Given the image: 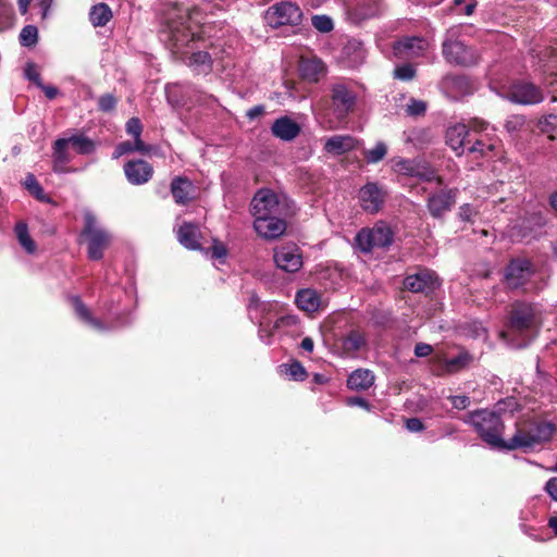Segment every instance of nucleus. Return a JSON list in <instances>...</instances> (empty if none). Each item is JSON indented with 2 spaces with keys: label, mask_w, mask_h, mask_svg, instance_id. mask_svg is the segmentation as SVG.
<instances>
[{
  "label": "nucleus",
  "mask_w": 557,
  "mask_h": 557,
  "mask_svg": "<svg viewBox=\"0 0 557 557\" xmlns=\"http://www.w3.org/2000/svg\"><path fill=\"white\" fill-rule=\"evenodd\" d=\"M89 18L94 26H104L112 18V11L107 3L101 2L91 8Z\"/></svg>",
  "instance_id": "c9c22d12"
},
{
  "label": "nucleus",
  "mask_w": 557,
  "mask_h": 557,
  "mask_svg": "<svg viewBox=\"0 0 557 557\" xmlns=\"http://www.w3.org/2000/svg\"><path fill=\"white\" fill-rule=\"evenodd\" d=\"M263 113H264L263 106H255L247 111L246 115L249 120H255V119L259 117L260 115H262Z\"/></svg>",
  "instance_id": "69168bd1"
},
{
  "label": "nucleus",
  "mask_w": 557,
  "mask_h": 557,
  "mask_svg": "<svg viewBox=\"0 0 557 557\" xmlns=\"http://www.w3.org/2000/svg\"><path fill=\"white\" fill-rule=\"evenodd\" d=\"M300 125L289 116L276 119L271 126L272 134L283 141L294 140L300 134Z\"/></svg>",
  "instance_id": "393cba45"
},
{
  "label": "nucleus",
  "mask_w": 557,
  "mask_h": 557,
  "mask_svg": "<svg viewBox=\"0 0 557 557\" xmlns=\"http://www.w3.org/2000/svg\"><path fill=\"white\" fill-rule=\"evenodd\" d=\"M525 124V117L520 114L510 115L505 122L506 131L513 135L522 129Z\"/></svg>",
  "instance_id": "09e8293b"
},
{
  "label": "nucleus",
  "mask_w": 557,
  "mask_h": 557,
  "mask_svg": "<svg viewBox=\"0 0 557 557\" xmlns=\"http://www.w3.org/2000/svg\"><path fill=\"white\" fill-rule=\"evenodd\" d=\"M366 345L364 336L358 331L349 332L342 339V348L345 354L352 355L359 351Z\"/></svg>",
  "instance_id": "f704fd0d"
},
{
  "label": "nucleus",
  "mask_w": 557,
  "mask_h": 557,
  "mask_svg": "<svg viewBox=\"0 0 557 557\" xmlns=\"http://www.w3.org/2000/svg\"><path fill=\"white\" fill-rule=\"evenodd\" d=\"M507 98L515 103L533 106L544 100L543 90L528 81H519L511 85Z\"/></svg>",
  "instance_id": "ddd939ff"
},
{
  "label": "nucleus",
  "mask_w": 557,
  "mask_h": 557,
  "mask_svg": "<svg viewBox=\"0 0 557 557\" xmlns=\"http://www.w3.org/2000/svg\"><path fill=\"white\" fill-rule=\"evenodd\" d=\"M25 76L27 79L35 83L38 87H40L42 85L40 74L36 70L35 64H33V63L27 64V66L25 67Z\"/></svg>",
  "instance_id": "5fc2aeb1"
},
{
  "label": "nucleus",
  "mask_w": 557,
  "mask_h": 557,
  "mask_svg": "<svg viewBox=\"0 0 557 557\" xmlns=\"http://www.w3.org/2000/svg\"><path fill=\"white\" fill-rule=\"evenodd\" d=\"M71 145L66 137L58 138L52 145V169L58 174L73 173L76 170L67 166L73 160Z\"/></svg>",
  "instance_id": "a211bd4d"
},
{
  "label": "nucleus",
  "mask_w": 557,
  "mask_h": 557,
  "mask_svg": "<svg viewBox=\"0 0 557 557\" xmlns=\"http://www.w3.org/2000/svg\"><path fill=\"white\" fill-rule=\"evenodd\" d=\"M126 132L128 135L134 137V140H141L140 135L143 132V125L138 117H132L126 123Z\"/></svg>",
  "instance_id": "603ef678"
},
{
  "label": "nucleus",
  "mask_w": 557,
  "mask_h": 557,
  "mask_svg": "<svg viewBox=\"0 0 557 557\" xmlns=\"http://www.w3.org/2000/svg\"><path fill=\"white\" fill-rule=\"evenodd\" d=\"M375 376L368 369H358L347 379V387L352 391H367L374 384Z\"/></svg>",
  "instance_id": "c85d7f7f"
},
{
  "label": "nucleus",
  "mask_w": 557,
  "mask_h": 557,
  "mask_svg": "<svg viewBox=\"0 0 557 557\" xmlns=\"http://www.w3.org/2000/svg\"><path fill=\"white\" fill-rule=\"evenodd\" d=\"M404 286L412 293L429 294L440 286V281L433 271L424 269L416 274L408 275L404 280Z\"/></svg>",
  "instance_id": "dca6fc26"
},
{
  "label": "nucleus",
  "mask_w": 557,
  "mask_h": 557,
  "mask_svg": "<svg viewBox=\"0 0 557 557\" xmlns=\"http://www.w3.org/2000/svg\"><path fill=\"white\" fill-rule=\"evenodd\" d=\"M396 170L405 175L416 176L425 182L436 180L442 184V180L436 176L435 171L426 163L418 159H399L395 162Z\"/></svg>",
  "instance_id": "2eb2a0df"
},
{
  "label": "nucleus",
  "mask_w": 557,
  "mask_h": 557,
  "mask_svg": "<svg viewBox=\"0 0 557 557\" xmlns=\"http://www.w3.org/2000/svg\"><path fill=\"white\" fill-rule=\"evenodd\" d=\"M116 106V99L111 94L102 95L98 99V108L102 112H111L115 109Z\"/></svg>",
  "instance_id": "864d4df0"
},
{
  "label": "nucleus",
  "mask_w": 557,
  "mask_h": 557,
  "mask_svg": "<svg viewBox=\"0 0 557 557\" xmlns=\"http://www.w3.org/2000/svg\"><path fill=\"white\" fill-rule=\"evenodd\" d=\"M66 139L78 154L88 156L96 150V143L84 134L72 135L66 137Z\"/></svg>",
  "instance_id": "473e14b6"
},
{
  "label": "nucleus",
  "mask_w": 557,
  "mask_h": 557,
  "mask_svg": "<svg viewBox=\"0 0 557 557\" xmlns=\"http://www.w3.org/2000/svg\"><path fill=\"white\" fill-rule=\"evenodd\" d=\"M301 18L302 12L300 8L289 1L277 2L264 13V21L272 28L283 25H298Z\"/></svg>",
  "instance_id": "9d476101"
},
{
  "label": "nucleus",
  "mask_w": 557,
  "mask_h": 557,
  "mask_svg": "<svg viewBox=\"0 0 557 557\" xmlns=\"http://www.w3.org/2000/svg\"><path fill=\"white\" fill-rule=\"evenodd\" d=\"M270 306H271L270 304L262 302L257 295H255V294L251 295L249 305H248V310H249L251 320H258L259 319V317L257 314L258 311L259 310L265 311V310H268V308Z\"/></svg>",
  "instance_id": "8fccbe9b"
},
{
  "label": "nucleus",
  "mask_w": 557,
  "mask_h": 557,
  "mask_svg": "<svg viewBox=\"0 0 557 557\" xmlns=\"http://www.w3.org/2000/svg\"><path fill=\"white\" fill-rule=\"evenodd\" d=\"M385 196L386 193L377 183H367L358 193L360 207L370 214L377 213L381 210Z\"/></svg>",
  "instance_id": "4468645a"
},
{
  "label": "nucleus",
  "mask_w": 557,
  "mask_h": 557,
  "mask_svg": "<svg viewBox=\"0 0 557 557\" xmlns=\"http://www.w3.org/2000/svg\"><path fill=\"white\" fill-rule=\"evenodd\" d=\"M540 325L541 313L536 306L515 302L509 313L508 329L503 336L512 347H525L537 335Z\"/></svg>",
  "instance_id": "f03ea898"
},
{
  "label": "nucleus",
  "mask_w": 557,
  "mask_h": 557,
  "mask_svg": "<svg viewBox=\"0 0 557 557\" xmlns=\"http://www.w3.org/2000/svg\"><path fill=\"white\" fill-rule=\"evenodd\" d=\"M280 368L281 371L284 372L293 381L301 382L307 377L306 369L298 361H294L289 364H282Z\"/></svg>",
  "instance_id": "4c0bfd02"
},
{
  "label": "nucleus",
  "mask_w": 557,
  "mask_h": 557,
  "mask_svg": "<svg viewBox=\"0 0 557 557\" xmlns=\"http://www.w3.org/2000/svg\"><path fill=\"white\" fill-rule=\"evenodd\" d=\"M556 431L555 424L546 421H536L517 429L508 441L507 450L532 449L548 442Z\"/></svg>",
  "instance_id": "39448f33"
},
{
  "label": "nucleus",
  "mask_w": 557,
  "mask_h": 557,
  "mask_svg": "<svg viewBox=\"0 0 557 557\" xmlns=\"http://www.w3.org/2000/svg\"><path fill=\"white\" fill-rule=\"evenodd\" d=\"M488 127V123L480 119H472L469 125L463 123L455 124L448 127L446 132V143L458 156H460L466 151L467 146L472 143L470 139V131L485 132Z\"/></svg>",
  "instance_id": "6e6552de"
},
{
  "label": "nucleus",
  "mask_w": 557,
  "mask_h": 557,
  "mask_svg": "<svg viewBox=\"0 0 557 557\" xmlns=\"http://www.w3.org/2000/svg\"><path fill=\"white\" fill-rule=\"evenodd\" d=\"M200 38L196 27L191 24V16L186 10L178 7L169 9L163 17L160 39L173 54L191 69L196 74H208L212 70V58L206 51H194L189 55L188 48L191 42Z\"/></svg>",
  "instance_id": "f257e3e1"
},
{
  "label": "nucleus",
  "mask_w": 557,
  "mask_h": 557,
  "mask_svg": "<svg viewBox=\"0 0 557 557\" xmlns=\"http://www.w3.org/2000/svg\"><path fill=\"white\" fill-rule=\"evenodd\" d=\"M38 41V29L34 25H26L20 33V44L23 47H33Z\"/></svg>",
  "instance_id": "58836bf2"
},
{
  "label": "nucleus",
  "mask_w": 557,
  "mask_h": 557,
  "mask_svg": "<svg viewBox=\"0 0 557 557\" xmlns=\"http://www.w3.org/2000/svg\"><path fill=\"white\" fill-rule=\"evenodd\" d=\"M346 405L349 407H360L367 411H370L372 408V406L363 397L360 396L348 397L346 399Z\"/></svg>",
  "instance_id": "6e6d98bb"
},
{
  "label": "nucleus",
  "mask_w": 557,
  "mask_h": 557,
  "mask_svg": "<svg viewBox=\"0 0 557 557\" xmlns=\"http://www.w3.org/2000/svg\"><path fill=\"white\" fill-rule=\"evenodd\" d=\"M541 132L546 133L549 137L557 134V114H548L539 121Z\"/></svg>",
  "instance_id": "37998d69"
},
{
  "label": "nucleus",
  "mask_w": 557,
  "mask_h": 557,
  "mask_svg": "<svg viewBox=\"0 0 557 557\" xmlns=\"http://www.w3.org/2000/svg\"><path fill=\"white\" fill-rule=\"evenodd\" d=\"M296 304L299 309L313 312L318 310L320 306L319 295L315 290L310 288L299 290L296 295Z\"/></svg>",
  "instance_id": "7c9ffc66"
},
{
  "label": "nucleus",
  "mask_w": 557,
  "mask_h": 557,
  "mask_svg": "<svg viewBox=\"0 0 557 557\" xmlns=\"http://www.w3.org/2000/svg\"><path fill=\"white\" fill-rule=\"evenodd\" d=\"M82 236L87 242L88 258L92 261L102 259L103 251L108 247L111 236L107 230L99 225L97 218L91 211H85L84 213Z\"/></svg>",
  "instance_id": "423d86ee"
},
{
  "label": "nucleus",
  "mask_w": 557,
  "mask_h": 557,
  "mask_svg": "<svg viewBox=\"0 0 557 557\" xmlns=\"http://www.w3.org/2000/svg\"><path fill=\"white\" fill-rule=\"evenodd\" d=\"M200 232L196 224L183 223L177 231V239L181 245L190 250L200 248Z\"/></svg>",
  "instance_id": "cd10ccee"
},
{
  "label": "nucleus",
  "mask_w": 557,
  "mask_h": 557,
  "mask_svg": "<svg viewBox=\"0 0 557 557\" xmlns=\"http://www.w3.org/2000/svg\"><path fill=\"white\" fill-rule=\"evenodd\" d=\"M478 213V211L475 210V208H473L471 205L469 203H466V205H462L460 208H459V216L461 220L463 221H471L472 218Z\"/></svg>",
  "instance_id": "4d7b16f0"
},
{
  "label": "nucleus",
  "mask_w": 557,
  "mask_h": 557,
  "mask_svg": "<svg viewBox=\"0 0 557 557\" xmlns=\"http://www.w3.org/2000/svg\"><path fill=\"white\" fill-rule=\"evenodd\" d=\"M273 259L276 267L287 273L298 272L304 263L300 248L293 243L276 247Z\"/></svg>",
  "instance_id": "f8f14e48"
},
{
  "label": "nucleus",
  "mask_w": 557,
  "mask_h": 557,
  "mask_svg": "<svg viewBox=\"0 0 557 557\" xmlns=\"http://www.w3.org/2000/svg\"><path fill=\"white\" fill-rule=\"evenodd\" d=\"M532 273V264L529 260H512L506 269V283L510 288H519L530 280Z\"/></svg>",
  "instance_id": "f3484780"
},
{
  "label": "nucleus",
  "mask_w": 557,
  "mask_h": 557,
  "mask_svg": "<svg viewBox=\"0 0 557 557\" xmlns=\"http://www.w3.org/2000/svg\"><path fill=\"white\" fill-rule=\"evenodd\" d=\"M380 12L379 0H370L369 4H359L357 8V15L359 18H370L377 15Z\"/></svg>",
  "instance_id": "79ce46f5"
},
{
  "label": "nucleus",
  "mask_w": 557,
  "mask_h": 557,
  "mask_svg": "<svg viewBox=\"0 0 557 557\" xmlns=\"http://www.w3.org/2000/svg\"><path fill=\"white\" fill-rule=\"evenodd\" d=\"M326 67L323 61L317 57H301L299 61L300 76L310 83H317L325 75Z\"/></svg>",
  "instance_id": "5701e85b"
},
{
  "label": "nucleus",
  "mask_w": 557,
  "mask_h": 557,
  "mask_svg": "<svg viewBox=\"0 0 557 557\" xmlns=\"http://www.w3.org/2000/svg\"><path fill=\"white\" fill-rule=\"evenodd\" d=\"M212 257L215 259H222L226 257V248L222 244L214 245L212 247Z\"/></svg>",
  "instance_id": "338daca9"
},
{
  "label": "nucleus",
  "mask_w": 557,
  "mask_h": 557,
  "mask_svg": "<svg viewBox=\"0 0 557 557\" xmlns=\"http://www.w3.org/2000/svg\"><path fill=\"white\" fill-rule=\"evenodd\" d=\"M171 194L177 205H186L194 197V185L188 178L176 176L171 183Z\"/></svg>",
  "instance_id": "bb28decb"
},
{
  "label": "nucleus",
  "mask_w": 557,
  "mask_h": 557,
  "mask_svg": "<svg viewBox=\"0 0 557 557\" xmlns=\"http://www.w3.org/2000/svg\"><path fill=\"white\" fill-rule=\"evenodd\" d=\"M466 3L465 4V14L466 15H471L476 7V1L475 0H454V3L456 7H459L461 3Z\"/></svg>",
  "instance_id": "0e129e2a"
},
{
  "label": "nucleus",
  "mask_w": 557,
  "mask_h": 557,
  "mask_svg": "<svg viewBox=\"0 0 557 557\" xmlns=\"http://www.w3.org/2000/svg\"><path fill=\"white\" fill-rule=\"evenodd\" d=\"M433 347L430 344L418 343L414 346V355L419 358L428 357L432 354Z\"/></svg>",
  "instance_id": "052dcab7"
},
{
  "label": "nucleus",
  "mask_w": 557,
  "mask_h": 557,
  "mask_svg": "<svg viewBox=\"0 0 557 557\" xmlns=\"http://www.w3.org/2000/svg\"><path fill=\"white\" fill-rule=\"evenodd\" d=\"M39 88L45 92L46 97L50 100L54 99L59 92L58 88L49 85L42 84Z\"/></svg>",
  "instance_id": "774afa93"
},
{
  "label": "nucleus",
  "mask_w": 557,
  "mask_h": 557,
  "mask_svg": "<svg viewBox=\"0 0 557 557\" xmlns=\"http://www.w3.org/2000/svg\"><path fill=\"white\" fill-rule=\"evenodd\" d=\"M406 428L410 432H420L424 429V425L419 418H409L406 420Z\"/></svg>",
  "instance_id": "e2e57ef3"
},
{
  "label": "nucleus",
  "mask_w": 557,
  "mask_h": 557,
  "mask_svg": "<svg viewBox=\"0 0 557 557\" xmlns=\"http://www.w3.org/2000/svg\"><path fill=\"white\" fill-rule=\"evenodd\" d=\"M426 110V103L422 100L410 99L406 106V113L411 116L422 115Z\"/></svg>",
  "instance_id": "3c124183"
},
{
  "label": "nucleus",
  "mask_w": 557,
  "mask_h": 557,
  "mask_svg": "<svg viewBox=\"0 0 557 557\" xmlns=\"http://www.w3.org/2000/svg\"><path fill=\"white\" fill-rule=\"evenodd\" d=\"M357 143V139L350 135H335L325 140L324 150L330 154L341 156L354 150Z\"/></svg>",
  "instance_id": "a878e982"
},
{
  "label": "nucleus",
  "mask_w": 557,
  "mask_h": 557,
  "mask_svg": "<svg viewBox=\"0 0 557 557\" xmlns=\"http://www.w3.org/2000/svg\"><path fill=\"white\" fill-rule=\"evenodd\" d=\"M544 491L554 502H557V476L550 478L545 483Z\"/></svg>",
  "instance_id": "13d9d810"
},
{
  "label": "nucleus",
  "mask_w": 557,
  "mask_h": 557,
  "mask_svg": "<svg viewBox=\"0 0 557 557\" xmlns=\"http://www.w3.org/2000/svg\"><path fill=\"white\" fill-rule=\"evenodd\" d=\"M311 23L312 26L321 33H329L334 27L332 18L327 15H313Z\"/></svg>",
  "instance_id": "de8ad7c7"
},
{
  "label": "nucleus",
  "mask_w": 557,
  "mask_h": 557,
  "mask_svg": "<svg viewBox=\"0 0 557 557\" xmlns=\"http://www.w3.org/2000/svg\"><path fill=\"white\" fill-rule=\"evenodd\" d=\"M459 27H451L445 34L442 53L447 63L456 66H474L481 60L479 50L459 39Z\"/></svg>",
  "instance_id": "20e7f679"
},
{
  "label": "nucleus",
  "mask_w": 557,
  "mask_h": 557,
  "mask_svg": "<svg viewBox=\"0 0 557 557\" xmlns=\"http://www.w3.org/2000/svg\"><path fill=\"white\" fill-rule=\"evenodd\" d=\"M494 148L495 143H485L483 138H478L473 141V144H469L466 150L470 152H479L481 156L487 157V151H492Z\"/></svg>",
  "instance_id": "49530a36"
},
{
  "label": "nucleus",
  "mask_w": 557,
  "mask_h": 557,
  "mask_svg": "<svg viewBox=\"0 0 557 557\" xmlns=\"http://www.w3.org/2000/svg\"><path fill=\"white\" fill-rule=\"evenodd\" d=\"M387 147L384 143L379 141L375 144V146L372 149L364 151V158L368 163H377L379 161L383 160L386 156Z\"/></svg>",
  "instance_id": "ea45409f"
},
{
  "label": "nucleus",
  "mask_w": 557,
  "mask_h": 557,
  "mask_svg": "<svg viewBox=\"0 0 557 557\" xmlns=\"http://www.w3.org/2000/svg\"><path fill=\"white\" fill-rule=\"evenodd\" d=\"M455 189H443L433 194L428 199V209L433 218H442L446 212L450 211L456 201Z\"/></svg>",
  "instance_id": "6ab92c4d"
},
{
  "label": "nucleus",
  "mask_w": 557,
  "mask_h": 557,
  "mask_svg": "<svg viewBox=\"0 0 557 557\" xmlns=\"http://www.w3.org/2000/svg\"><path fill=\"white\" fill-rule=\"evenodd\" d=\"M13 13L12 4L7 0H0V30L11 25Z\"/></svg>",
  "instance_id": "c03bdc74"
},
{
  "label": "nucleus",
  "mask_w": 557,
  "mask_h": 557,
  "mask_svg": "<svg viewBox=\"0 0 557 557\" xmlns=\"http://www.w3.org/2000/svg\"><path fill=\"white\" fill-rule=\"evenodd\" d=\"M253 228L261 237L275 239L284 234L286 222L283 215L268 216L255 220Z\"/></svg>",
  "instance_id": "aec40b11"
},
{
  "label": "nucleus",
  "mask_w": 557,
  "mask_h": 557,
  "mask_svg": "<svg viewBox=\"0 0 557 557\" xmlns=\"http://www.w3.org/2000/svg\"><path fill=\"white\" fill-rule=\"evenodd\" d=\"M428 40L423 37H405L394 45V51L398 55L419 57L428 49Z\"/></svg>",
  "instance_id": "b1692460"
},
{
  "label": "nucleus",
  "mask_w": 557,
  "mask_h": 557,
  "mask_svg": "<svg viewBox=\"0 0 557 557\" xmlns=\"http://www.w3.org/2000/svg\"><path fill=\"white\" fill-rule=\"evenodd\" d=\"M292 317H281L278 318L275 323L271 326L270 324H267L262 321V318H259L257 321L259 323V331L258 335L261 342H263L267 345L272 344V337L273 332L281 327L282 325H286L292 321Z\"/></svg>",
  "instance_id": "2f4dec72"
},
{
  "label": "nucleus",
  "mask_w": 557,
  "mask_h": 557,
  "mask_svg": "<svg viewBox=\"0 0 557 557\" xmlns=\"http://www.w3.org/2000/svg\"><path fill=\"white\" fill-rule=\"evenodd\" d=\"M250 207L255 220L284 214V206L270 189H260L252 198Z\"/></svg>",
  "instance_id": "9b49d317"
},
{
  "label": "nucleus",
  "mask_w": 557,
  "mask_h": 557,
  "mask_svg": "<svg viewBox=\"0 0 557 557\" xmlns=\"http://www.w3.org/2000/svg\"><path fill=\"white\" fill-rule=\"evenodd\" d=\"M472 360L471 355L462 350L456 357L449 359L441 360V371L440 374L443 373H456L462 369H465Z\"/></svg>",
  "instance_id": "c756f323"
},
{
  "label": "nucleus",
  "mask_w": 557,
  "mask_h": 557,
  "mask_svg": "<svg viewBox=\"0 0 557 557\" xmlns=\"http://www.w3.org/2000/svg\"><path fill=\"white\" fill-rule=\"evenodd\" d=\"M135 151L147 152L148 147L143 143V140L122 141L115 147L112 157L113 159H119L126 153Z\"/></svg>",
  "instance_id": "e433bc0d"
},
{
  "label": "nucleus",
  "mask_w": 557,
  "mask_h": 557,
  "mask_svg": "<svg viewBox=\"0 0 557 557\" xmlns=\"http://www.w3.org/2000/svg\"><path fill=\"white\" fill-rule=\"evenodd\" d=\"M347 51L354 49L356 51V63H360L364 59V49L362 45L358 41H350L345 48Z\"/></svg>",
  "instance_id": "bf43d9fd"
},
{
  "label": "nucleus",
  "mask_w": 557,
  "mask_h": 557,
  "mask_svg": "<svg viewBox=\"0 0 557 557\" xmlns=\"http://www.w3.org/2000/svg\"><path fill=\"white\" fill-rule=\"evenodd\" d=\"M357 87L354 82L339 81L331 86L333 114L344 120L354 111L357 103Z\"/></svg>",
  "instance_id": "0eeeda50"
},
{
  "label": "nucleus",
  "mask_w": 557,
  "mask_h": 557,
  "mask_svg": "<svg viewBox=\"0 0 557 557\" xmlns=\"http://www.w3.org/2000/svg\"><path fill=\"white\" fill-rule=\"evenodd\" d=\"M124 174L132 185H144L153 175V168L145 160H131L124 165Z\"/></svg>",
  "instance_id": "412c9836"
},
{
  "label": "nucleus",
  "mask_w": 557,
  "mask_h": 557,
  "mask_svg": "<svg viewBox=\"0 0 557 557\" xmlns=\"http://www.w3.org/2000/svg\"><path fill=\"white\" fill-rule=\"evenodd\" d=\"M14 233L21 247L28 255H33L37 249V246L29 235L27 224L23 221L17 222L14 227Z\"/></svg>",
  "instance_id": "72a5a7b5"
},
{
  "label": "nucleus",
  "mask_w": 557,
  "mask_h": 557,
  "mask_svg": "<svg viewBox=\"0 0 557 557\" xmlns=\"http://www.w3.org/2000/svg\"><path fill=\"white\" fill-rule=\"evenodd\" d=\"M24 186L36 199L40 201L46 200L44 188L37 182L34 174H27L24 181Z\"/></svg>",
  "instance_id": "a19ab883"
},
{
  "label": "nucleus",
  "mask_w": 557,
  "mask_h": 557,
  "mask_svg": "<svg viewBox=\"0 0 557 557\" xmlns=\"http://www.w3.org/2000/svg\"><path fill=\"white\" fill-rule=\"evenodd\" d=\"M462 421L472 426L478 436L491 448L507 450L508 441L503 438L505 425L498 412L478 409L468 412Z\"/></svg>",
  "instance_id": "7ed1b4c3"
},
{
  "label": "nucleus",
  "mask_w": 557,
  "mask_h": 557,
  "mask_svg": "<svg viewBox=\"0 0 557 557\" xmlns=\"http://www.w3.org/2000/svg\"><path fill=\"white\" fill-rule=\"evenodd\" d=\"M393 232L384 223H377L372 228H362L356 235V245L363 252L375 248H386L393 243Z\"/></svg>",
  "instance_id": "1a4fd4ad"
},
{
  "label": "nucleus",
  "mask_w": 557,
  "mask_h": 557,
  "mask_svg": "<svg viewBox=\"0 0 557 557\" xmlns=\"http://www.w3.org/2000/svg\"><path fill=\"white\" fill-rule=\"evenodd\" d=\"M71 302L74 307L75 314L77 318L88 325L90 329L97 332H106L111 330L113 326L107 321H102L92 315L90 309L82 301L78 296L71 297Z\"/></svg>",
  "instance_id": "4be33fe9"
},
{
  "label": "nucleus",
  "mask_w": 557,
  "mask_h": 557,
  "mask_svg": "<svg viewBox=\"0 0 557 557\" xmlns=\"http://www.w3.org/2000/svg\"><path fill=\"white\" fill-rule=\"evenodd\" d=\"M414 76L416 69L412 64L409 63L397 65L394 70V77L399 81L408 82L411 81Z\"/></svg>",
  "instance_id": "a18cd8bd"
},
{
  "label": "nucleus",
  "mask_w": 557,
  "mask_h": 557,
  "mask_svg": "<svg viewBox=\"0 0 557 557\" xmlns=\"http://www.w3.org/2000/svg\"><path fill=\"white\" fill-rule=\"evenodd\" d=\"M451 405L456 409H466L470 405V398L468 396H451Z\"/></svg>",
  "instance_id": "680f3d73"
}]
</instances>
